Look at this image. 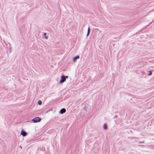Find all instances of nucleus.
Returning <instances> with one entry per match:
<instances>
[{
	"label": "nucleus",
	"mask_w": 154,
	"mask_h": 154,
	"mask_svg": "<svg viewBox=\"0 0 154 154\" xmlns=\"http://www.w3.org/2000/svg\"><path fill=\"white\" fill-rule=\"evenodd\" d=\"M66 112V109H65V108H62V109L60 111V113L61 114H63L64 113H65Z\"/></svg>",
	"instance_id": "nucleus-5"
},
{
	"label": "nucleus",
	"mask_w": 154,
	"mask_h": 154,
	"mask_svg": "<svg viewBox=\"0 0 154 154\" xmlns=\"http://www.w3.org/2000/svg\"><path fill=\"white\" fill-rule=\"evenodd\" d=\"M21 134L23 137H25L27 135V133L25 131L22 130L21 132Z\"/></svg>",
	"instance_id": "nucleus-3"
},
{
	"label": "nucleus",
	"mask_w": 154,
	"mask_h": 154,
	"mask_svg": "<svg viewBox=\"0 0 154 154\" xmlns=\"http://www.w3.org/2000/svg\"><path fill=\"white\" fill-rule=\"evenodd\" d=\"M103 128L105 130H106L108 128L107 125L106 123H105L104 125Z\"/></svg>",
	"instance_id": "nucleus-6"
},
{
	"label": "nucleus",
	"mask_w": 154,
	"mask_h": 154,
	"mask_svg": "<svg viewBox=\"0 0 154 154\" xmlns=\"http://www.w3.org/2000/svg\"><path fill=\"white\" fill-rule=\"evenodd\" d=\"M90 32V28L89 26L88 27V32L87 33V36H88L89 35Z\"/></svg>",
	"instance_id": "nucleus-7"
},
{
	"label": "nucleus",
	"mask_w": 154,
	"mask_h": 154,
	"mask_svg": "<svg viewBox=\"0 0 154 154\" xmlns=\"http://www.w3.org/2000/svg\"><path fill=\"white\" fill-rule=\"evenodd\" d=\"M118 116L117 115H116L114 116V118H116Z\"/></svg>",
	"instance_id": "nucleus-10"
},
{
	"label": "nucleus",
	"mask_w": 154,
	"mask_h": 154,
	"mask_svg": "<svg viewBox=\"0 0 154 154\" xmlns=\"http://www.w3.org/2000/svg\"><path fill=\"white\" fill-rule=\"evenodd\" d=\"M45 36L46 35V33H44L43 34Z\"/></svg>",
	"instance_id": "nucleus-11"
},
{
	"label": "nucleus",
	"mask_w": 154,
	"mask_h": 154,
	"mask_svg": "<svg viewBox=\"0 0 154 154\" xmlns=\"http://www.w3.org/2000/svg\"><path fill=\"white\" fill-rule=\"evenodd\" d=\"M153 70H152V71H149V74H148V75H149V76H150L151 75H152V71Z\"/></svg>",
	"instance_id": "nucleus-8"
},
{
	"label": "nucleus",
	"mask_w": 154,
	"mask_h": 154,
	"mask_svg": "<svg viewBox=\"0 0 154 154\" xmlns=\"http://www.w3.org/2000/svg\"><path fill=\"white\" fill-rule=\"evenodd\" d=\"M38 105H41L42 104V102L41 100H39L38 101Z\"/></svg>",
	"instance_id": "nucleus-9"
},
{
	"label": "nucleus",
	"mask_w": 154,
	"mask_h": 154,
	"mask_svg": "<svg viewBox=\"0 0 154 154\" xmlns=\"http://www.w3.org/2000/svg\"><path fill=\"white\" fill-rule=\"evenodd\" d=\"M68 76H65L62 75L61 77V79L60 81L59 82L60 84H61L64 82L66 80V79L68 78Z\"/></svg>",
	"instance_id": "nucleus-1"
},
{
	"label": "nucleus",
	"mask_w": 154,
	"mask_h": 154,
	"mask_svg": "<svg viewBox=\"0 0 154 154\" xmlns=\"http://www.w3.org/2000/svg\"><path fill=\"white\" fill-rule=\"evenodd\" d=\"M144 143V141H143V142H139V143Z\"/></svg>",
	"instance_id": "nucleus-12"
},
{
	"label": "nucleus",
	"mask_w": 154,
	"mask_h": 154,
	"mask_svg": "<svg viewBox=\"0 0 154 154\" xmlns=\"http://www.w3.org/2000/svg\"><path fill=\"white\" fill-rule=\"evenodd\" d=\"M79 56L78 55H77L76 56L74 57L73 58V60L74 62H75L76 60L77 59H79Z\"/></svg>",
	"instance_id": "nucleus-4"
},
{
	"label": "nucleus",
	"mask_w": 154,
	"mask_h": 154,
	"mask_svg": "<svg viewBox=\"0 0 154 154\" xmlns=\"http://www.w3.org/2000/svg\"><path fill=\"white\" fill-rule=\"evenodd\" d=\"M41 120V118L37 117L34 118L32 119V121L34 123L40 122Z\"/></svg>",
	"instance_id": "nucleus-2"
},
{
	"label": "nucleus",
	"mask_w": 154,
	"mask_h": 154,
	"mask_svg": "<svg viewBox=\"0 0 154 154\" xmlns=\"http://www.w3.org/2000/svg\"><path fill=\"white\" fill-rule=\"evenodd\" d=\"M45 37L46 38V39H47L48 38V36H45Z\"/></svg>",
	"instance_id": "nucleus-13"
}]
</instances>
